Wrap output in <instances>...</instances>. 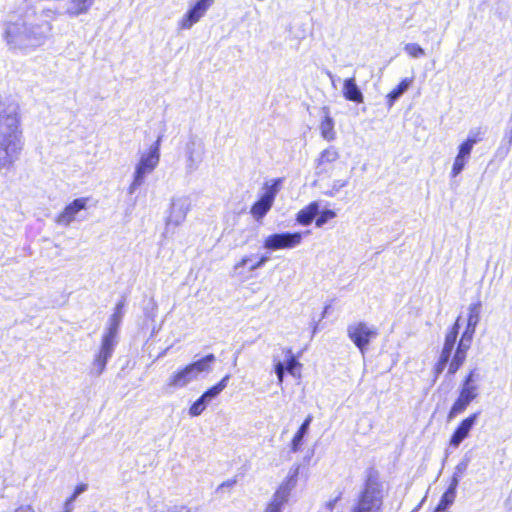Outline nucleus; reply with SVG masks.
<instances>
[{
  "label": "nucleus",
  "instance_id": "nucleus-1",
  "mask_svg": "<svg viewBox=\"0 0 512 512\" xmlns=\"http://www.w3.org/2000/svg\"><path fill=\"white\" fill-rule=\"evenodd\" d=\"M55 18L51 9L11 16L2 27V38L8 50L26 53L43 46L51 34V21Z\"/></svg>",
  "mask_w": 512,
  "mask_h": 512
},
{
  "label": "nucleus",
  "instance_id": "nucleus-2",
  "mask_svg": "<svg viewBox=\"0 0 512 512\" xmlns=\"http://www.w3.org/2000/svg\"><path fill=\"white\" fill-rule=\"evenodd\" d=\"M481 303H471L467 307V326L458 343L454 349L457 335H458V321L455 323L451 331L446 335L444 347L441 352L439 362L436 366L438 373L442 372L446 363L452 356L449 373L454 374L466 359L467 351L470 348L476 327L480 321Z\"/></svg>",
  "mask_w": 512,
  "mask_h": 512
},
{
  "label": "nucleus",
  "instance_id": "nucleus-3",
  "mask_svg": "<svg viewBox=\"0 0 512 512\" xmlns=\"http://www.w3.org/2000/svg\"><path fill=\"white\" fill-rule=\"evenodd\" d=\"M22 148L19 105L15 102H0V170L11 166Z\"/></svg>",
  "mask_w": 512,
  "mask_h": 512
},
{
  "label": "nucleus",
  "instance_id": "nucleus-4",
  "mask_svg": "<svg viewBox=\"0 0 512 512\" xmlns=\"http://www.w3.org/2000/svg\"><path fill=\"white\" fill-rule=\"evenodd\" d=\"M124 303H117L115 310L108 321V326L102 337L101 347L92 363V373L99 376L105 370L108 360L111 358L117 344V336L120 323L123 318Z\"/></svg>",
  "mask_w": 512,
  "mask_h": 512
},
{
  "label": "nucleus",
  "instance_id": "nucleus-5",
  "mask_svg": "<svg viewBox=\"0 0 512 512\" xmlns=\"http://www.w3.org/2000/svg\"><path fill=\"white\" fill-rule=\"evenodd\" d=\"M216 358L213 354L178 368L166 380V386L172 390L183 389L190 383L197 381L202 373L212 371V364Z\"/></svg>",
  "mask_w": 512,
  "mask_h": 512
},
{
  "label": "nucleus",
  "instance_id": "nucleus-6",
  "mask_svg": "<svg viewBox=\"0 0 512 512\" xmlns=\"http://www.w3.org/2000/svg\"><path fill=\"white\" fill-rule=\"evenodd\" d=\"M161 141L162 136H158L147 150L140 152V157L133 173V181L128 188L129 194H134L144 183L146 176L152 173L158 166L160 162Z\"/></svg>",
  "mask_w": 512,
  "mask_h": 512
},
{
  "label": "nucleus",
  "instance_id": "nucleus-7",
  "mask_svg": "<svg viewBox=\"0 0 512 512\" xmlns=\"http://www.w3.org/2000/svg\"><path fill=\"white\" fill-rule=\"evenodd\" d=\"M383 483L369 476L351 512H380L383 504Z\"/></svg>",
  "mask_w": 512,
  "mask_h": 512
},
{
  "label": "nucleus",
  "instance_id": "nucleus-8",
  "mask_svg": "<svg viewBox=\"0 0 512 512\" xmlns=\"http://www.w3.org/2000/svg\"><path fill=\"white\" fill-rule=\"evenodd\" d=\"M478 382V375L475 371H471L460 386L459 396L450 408L448 420H452L462 414L479 396L480 386Z\"/></svg>",
  "mask_w": 512,
  "mask_h": 512
},
{
  "label": "nucleus",
  "instance_id": "nucleus-9",
  "mask_svg": "<svg viewBox=\"0 0 512 512\" xmlns=\"http://www.w3.org/2000/svg\"><path fill=\"white\" fill-rule=\"evenodd\" d=\"M299 467L289 472L287 477L279 485L273 494L270 502L263 512H282V508L287 503L291 492L295 489L298 481Z\"/></svg>",
  "mask_w": 512,
  "mask_h": 512
},
{
  "label": "nucleus",
  "instance_id": "nucleus-10",
  "mask_svg": "<svg viewBox=\"0 0 512 512\" xmlns=\"http://www.w3.org/2000/svg\"><path fill=\"white\" fill-rule=\"evenodd\" d=\"M347 335L362 354L367 350L370 341L377 337V328L365 322H355L347 327Z\"/></svg>",
  "mask_w": 512,
  "mask_h": 512
},
{
  "label": "nucleus",
  "instance_id": "nucleus-11",
  "mask_svg": "<svg viewBox=\"0 0 512 512\" xmlns=\"http://www.w3.org/2000/svg\"><path fill=\"white\" fill-rule=\"evenodd\" d=\"M190 200L186 196L173 197L167 210L165 219L166 227H178L181 225L190 210Z\"/></svg>",
  "mask_w": 512,
  "mask_h": 512
},
{
  "label": "nucleus",
  "instance_id": "nucleus-12",
  "mask_svg": "<svg viewBox=\"0 0 512 512\" xmlns=\"http://www.w3.org/2000/svg\"><path fill=\"white\" fill-rule=\"evenodd\" d=\"M185 168L187 172L196 171L204 160L205 145L197 137H191L184 146Z\"/></svg>",
  "mask_w": 512,
  "mask_h": 512
},
{
  "label": "nucleus",
  "instance_id": "nucleus-13",
  "mask_svg": "<svg viewBox=\"0 0 512 512\" xmlns=\"http://www.w3.org/2000/svg\"><path fill=\"white\" fill-rule=\"evenodd\" d=\"M303 240V233H276L266 237L264 248L268 250L293 249L299 246Z\"/></svg>",
  "mask_w": 512,
  "mask_h": 512
},
{
  "label": "nucleus",
  "instance_id": "nucleus-14",
  "mask_svg": "<svg viewBox=\"0 0 512 512\" xmlns=\"http://www.w3.org/2000/svg\"><path fill=\"white\" fill-rule=\"evenodd\" d=\"M278 183L279 181H275L271 186L266 187L263 195L251 207L250 213L255 220H261L271 209L278 192Z\"/></svg>",
  "mask_w": 512,
  "mask_h": 512
},
{
  "label": "nucleus",
  "instance_id": "nucleus-15",
  "mask_svg": "<svg viewBox=\"0 0 512 512\" xmlns=\"http://www.w3.org/2000/svg\"><path fill=\"white\" fill-rule=\"evenodd\" d=\"M88 201L89 199L86 197L75 199L57 215L55 222L60 226L68 227L77 219L78 214L86 208Z\"/></svg>",
  "mask_w": 512,
  "mask_h": 512
},
{
  "label": "nucleus",
  "instance_id": "nucleus-16",
  "mask_svg": "<svg viewBox=\"0 0 512 512\" xmlns=\"http://www.w3.org/2000/svg\"><path fill=\"white\" fill-rule=\"evenodd\" d=\"M209 9V2H194L178 21L179 30H189L198 23Z\"/></svg>",
  "mask_w": 512,
  "mask_h": 512
},
{
  "label": "nucleus",
  "instance_id": "nucleus-17",
  "mask_svg": "<svg viewBox=\"0 0 512 512\" xmlns=\"http://www.w3.org/2000/svg\"><path fill=\"white\" fill-rule=\"evenodd\" d=\"M477 419L478 413H473L463 419L450 438V446L457 448L461 442L469 436L470 431L477 422Z\"/></svg>",
  "mask_w": 512,
  "mask_h": 512
},
{
  "label": "nucleus",
  "instance_id": "nucleus-18",
  "mask_svg": "<svg viewBox=\"0 0 512 512\" xmlns=\"http://www.w3.org/2000/svg\"><path fill=\"white\" fill-rule=\"evenodd\" d=\"M340 155L336 148L328 147L322 150L315 160V168L318 174L323 173L327 170L329 164L334 163L339 159Z\"/></svg>",
  "mask_w": 512,
  "mask_h": 512
},
{
  "label": "nucleus",
  "instance_id": "nucleus-19",
  "mask_svg": "<svg viewBox=\"0 0 512 512\" xmlns=\"http://www.w3.org/2000/svg\"><path fill=\"white\" fill-rule=\"evenodd\" d=\"M343 96L349 100L356 103H362L364 101V97L359 87L356 84V80L354 77L345 79L343 82L342 88Z\"/></svg>",
  "mask_w": 512,
  "mask_h": 512
},
{
  "label": "nucleus",
  "instance_id": "nucleus-20",
  "mask_svg": "<svg viewBox=\"0 0 512 512\" xmlns=\"http://www.w3.org/2000/svg\"><path fill=\"white\" fill-rule=\"evenodd\" d=\"M319 130L321 136L326 141H333L336 138V133L334 130V120L330 116L329 109L323 108V116L321 122L319 124Z\"/></svg>",
  "mask_w": 512,
  "mask_h": 512
},
{
  "label": "nucleus",
  "instance_id": "nucleus-21",
  "mask_svg": "<svg viewBox=\"0 0 512 512\" xmlns=\"http://www.w3.org/2000/svg\"><path fill=\"white\" fill-rule=\"evenodd\" d=\"M319 213V203L317 201H313L309 203L307 206L299 210L296 215V221L303 226H307L312 223L314 218Z\"/></svg>",
  "mask_w": 512,
  "mask_h": 512
},
{
  "label": "nucleus",
  "instance_id": "nucleus-22",
  "mask_svg": "<svg viewBox=\"0 0 512 512\" xmlns=\"http://www.w3.org/2000/svg\"><path fill=\"white\" fill-rule=\"evenodd\" d=\"M230 378V375L224 376L216 385L209 388L207 391H205L198 400L203 403V405L207 408L208 404L210 402L217 398L220 393L227 387L228 380Z\"/></svg>",
  "mask_w": 512,
  "mask_h": 512
},
{
  "label": "nucleus",
  "instance_id": "nucleus-23",
  "mask_svg": "<svg viewBox=\"0 0 512 512\" xmlns=\"http://www.w3.org/2000/svg\"><path fill=\"white\" fill-rule=\"evenodd\" d=\"M458 485V478L453 477L452 482L447 491L442 495L439 504L437 505L435 512H445V510L453 504L456 497V487Z\"/></svg>",
  "mask_w": 512,
  "mask_h": 512
},
{
  "label": "nucleus",
  "instance_id": "nucleus-24",
  "mask_svg": "<svg viewBox=\"0 0 512 512\" xmlns=\"http://www.w3.org/2000/svg\"><path fill=\"white\" fill-rule=\"evenodd\" d=\"M62 10L63 11L59 13L55 11L56 17L58 15L65 14L72 18L87 13L89 6L86 5V2H65V6L62 8ZM52 11L54 12V10Z\"/></svg>",
  "mask_w": 512,
  "mask_h": 512
},
{
  "label": "nucleus",
  "instance_id": "nucleus-25",
  "mask_svg": "<svg viewBox=\"0 0 512 512\" xmlns=\"http://www.w3.org/2000/svg\"><path fill=\"white\" fill-rule=\"evenodd\" d=\"M311 421H312V416L309 415L305 419V421L302 423V425L300 426V428L297 431V433L294 435V437L292 439V443H291L292 451L296 452V451L299 450L300 446L302 445V440H303L305 434L308 431V428H309V425H310Z\"/></svg>",
  "mask_w": 512,
  "mask_h": 512
},
{
  "label": "nucleus",
  "instance_id": "nucleus-26",
  "mask_svg": "<svg viewBox=\"0 0 512 512\" xmlns=\"http://www.w3.org/2000/svg\"><path fill=\"white\" fill-rule=\"evenodd\" d=\"M349 184V177L345 178H339L334 179L331 184L329 185V188L324 191V194L328 197H335L337 196L343 188L348 186Z\"/></svg>",
  "mask_w": 512,
  "mask_h": 512
},
{
  "label": "nucleus",
  "instance_id": "nucleus-27",
  "mask_svg": "<svg viewBox=\"0 0 512 512\" xmlns=\"http://www.w3.org/2000/svg\"><path fill=\"white\" fill-rule=\"evenodd\" d=\"M412 83L411 79L405 78L403 79L400 84L393 89L388 95V104L391 107L396 99H398L407 89L410 87Z\"/></svg>",
  "mask_w": 512,
  "mask_h": 512
},
{
  "label": "nucleus",
  "instance_id": "nucleus-28",
  "mask_svg": "<svg viewBox=\"0 0 512 512\" xmlns=\"http://www.w3.org/2000/svg\"><path fill=\"white\" fill-rule=\"evenodd\" d=\"M283 363L285 365L286 370L291 375L295 376L296 367H299L300 363L297 361V359L295 358V356L292 354V352L290 350H288L286 352V357H285V360Z\"/></svg>",
  "mask_w": 512,
  "mask_h": 512
},
{
  "label": "nucleus",
  "instance_id": "nucleus-29",
  "mask_svg": "<svg viewBox=\"0 0 512 512\" xmlns=\"http://www.w3.org/2000/svg\"><path fill=\"white\" fill-rule=\"evenodd\" d=\"M468 161L469 160H467L459 155H456L453 165H452V169H451V176L452 177L458 176L463 171V169L465 168Z\"/></svg>",
  "mask_w": 512,
  "mask_h": 512
},
{
  "label": "nucleus",
  "instance_id": "nucleus-30",
  "mask_svg": "<svg viewBox=\"0 0 512 512\" xmlns=\"http://www.w3.org/2000/svg\"><path fill=\"white\" fill-rule=\"evenodd\" d=\"M318 214H319V216L316 219L315 224L319 228L322 227L324 224H326L329 220L334 219L336 217L335 211L330 210V209L323 210L322 212H320Z\"/></svg>",
  "mask_w": 512,
  "mask_h": 512
},
{
  "label": "nucleus",
  "instance_id": "nucleus-31",
  "mask_svg": "<svg viewBox=\"0 0 512 512\" xmlns=\"http://www.w3.org/2000/svg\"><path fill=\"white\" fill-rule=\"evenodd\" d=\"M484 130L480 127L469 130L466 140L476 145L481 142L484 137Z\"/></svg>",
  "mask_w": 512,
  "mask_h": 512
},
{
  "label": "nucleus",
  "instance_id": "nucleus-32",
  "mask_svg": "<svg viewBox=\"0 0 512 512\" xmlns=\"http://www.w3.org/2000/svg\"><path fill=\"white\" fill-rule=\"evenodd\" d=\"M404 50L409 56L413 58H419L425 54L424 50L416 43H407L404 46Z\"/></svg>",
  "mask_w": 512,
  "mask_h": 512
},
{
  "label": "nucleus",
  "instance_id": "nucleus-33",
  "mask_svg": "<svg viewBox=\"0 0 512 512\" xmlns=\"http://www.w3.org/2000/svg\"><path fill=\"white\" fill-rule=\"evenodd\" d=\"M474 144L468 140L463 141L458 147L457 155L469 160Z\"/></svg>",
  "mask_w": 512,
  "mask_h": 512
},
{
  "label": "nucleus",
  "instance_id": "nucleus-34",
  "mask_svg": "<svg viewBox=\"0 0 512 512\" xmlns=\"http://www.w3.org/2000/svg\"><path fill=\"white\" fill-rule=\"evenodd\" d=\"M474 144L468 140L463 141L458 147L457 155L469 160Z\"/></svg>",
  "mask_w": 512,
  "mask_h": 512
},
{
  "label": "nucleus",
  "instance_id": "nucleus-35",
  "mask_svg": "<svg viewBox=\"0 0 512 512\" xmlns=\"http://www.w3.org/2000/svg\"><path fill=\"white\" fill-rule=\"evenodd\" d=\"M273 361H274V371H275V374L277 375L278 384L281 385L284 380V371L286 370V368H285L284 363L282 361L276 359V357H274Z\"/></svg>",
  "mask_w": 512,
  "mask_h": 512
},
{
  "label": "nucleus",
  "instance_id": "nucleus-36",
  "mask_svg": "<svg viewBox=\"0 0 512 512\" xmlns=\"http://www.w3.org/2000/svg\"><path fill=\"white\" fill-rule=\"evenodd\" d=\"M206 407L198 399L190 406L189 415L191 417H197L205 411Z\"/></svg>",
  "mask_w": 512,
  "mask_h": 512
},
{
  "label": "nucleus",
  "instance_id": "nucleus-37",
  "mask_svg": "<svg viewBox=\"0 0 512 512\" xmlns=\"http://www.w3.org/2000/svg\"><path fill=\"white\" fill-rule=\"evenodd\" d=\"M88 488V485L87 484H79L76 486L75 490H74V493L72 494V496L70 497L71 500H75L81 493H83L84 491H86Z\"/></svg>",
  "mask_w": 512,
  "mask_h": 512
},
{
  "label": "nucleus",
  "instance_id": "nucleus-38",
  "mask_svg": "<svg viewBox=\"0 0 512 512\" xmlns=\"http://www.w3.org/2000/svg\"><path fill=\"white\" fill-rule=\"evenodd\" d=\"M267 261V258L266 257H261L259 259V261L257 262H254L253 264H251L250 266V270L253 271L259 267H261L265 262Z\"/></svg>",
  "mask_w": 512,
  "mask_h": 512
},
{
  "label": "nucleus",
  "instance_id": "nucleus-39",
  "mask_svg": "<svg viewBox=\"0 0 512 512\" xmlns=\"http://www.w3.org/2000/svg\"><path fill=\"white\" fill-rule=\"evenodd\" d=\"M248 262H250V258L249 257H244L243 259H241L240 262H238L235 265V268L236 269L242 268V267L246 266L248 264Z\"/></svg>",
  "mask_w": 512,
  "mask_h": 512
},
{
  "label": "nucleus",
  "instance_id": "nucleus-40",
  "mask_svg": "<svg viewBox=\"0 0 512 512\" xmlns=\"http://www.w3.org/2000/svg\"><path fill=\"white\" fill-rule=\"evenodd\" d=\"M74 500H71V498L67 499L64 506V512H72L73 510V503Z\"/></svg>",
  "mask_w": 512,
  "mask_h": 512
},
{
  "label": "nucleus",
  "instance_id": "nucleus-41",
  "mask_svg": "<svg viewBox=\"0 0 512 512\" xmlns=\"http://www.w3.org/2000/svg\"><path fill=\"white\" fill-rule=\"evenodd\" d=\"M15 512H35V511L31 506L25 505V506H20L19 508H17L15 510Z\"/></svg>",
  "mask_w": 512,
  "mask_h": 512
},
{
  "label": "nucleus",
  "instance_id": "nucleus-42",
  "mask_svg": "<svg viewBox=\"0 0 512 512\" xmlns=\"http://www.w3.org/2000/svg\"><path fill=\"white\" fill-rule=\"evenodd\" d=\"M467 468V463L466 462H461L459 463L457 466H456V470L458 473H462L466 470Z\"/></svg>",
  "mask_w": 512,
  "mask_h": 512
},
{
  "label": "nucleus",
  "instance_id": "nucleus-43",
  "mask_svg": "<svg viewBox=\"0 0 512 512\" xmlns=\"http://www.w3.org/2000/svg\"><path fill=\"white\" fill-rule=\"evenodd\" d=\"M337 499H334L332 501H329L327 504H326V508L329 512H331L333 510V507L336 503Z\"/></svg>",
  "mask_w": 512,
  "mask_h": 512
}]
</instances>
